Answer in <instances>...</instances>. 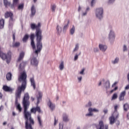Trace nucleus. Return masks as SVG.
<instances>
[{
	"instance_id": "nucleus-51",
	"label": "nucleus",
	"mask_w": 129,
	"mask_h": 129,
	"mask_svg": "<svg viewBox=\"0 0 129 129\" xmlns=\"http://www.w3.org/2000/svg\"><path fill=\"white\" fill-rule=\"evenodd\" d=\"M31 112H32V113H36V108H32L31 110H30Z\"/></svg>"
},
{
	"instance_id": "nucleus-47",
	"label": "nucleus",
	"mask_w": 129,
	"mask_h": 129,
	"mask_svg": "<svg viewBox=\"0 0 129 129\" xmlns=\"http://www.w3.org/2000/svg\"><path fill=\"white\" fill-rule=\"evenodd\" d=\"M92 106V103L91 102H89L86 105V107H91Z\"/></svg>"
},
{
	"instance_id": "nucleus-45",
	"label": "nucleus",
	"mask_w": 129,
	"mask_h": 129,
	"mask_svg": "<svg viewBox=\"0 0 129 129\" xmlns=\"http://www.w3.org/2000/svg\"><path fill=\"white\" fill-rule=\"evenodd\" d=\"M78 57H79V54L76 53L74 56V61H77V60H78Z\"/></svg>"
},
{
	"instance_id": "nucleus-44",
	"label": "nucleus",
	"mask_w": 129,
	"mask_h": 129,
	"mask_svg": "<svg viewBox=\"0 0 129 129\" xmlns=\"http://www.w3.org/2000/svg\"><path fill=\"white\" fill-rule=\"evenodd\" d=\"M117 89H118V87H115L114 89L111 90L110 91V94H111V93H113V92H114V91H116V90H117Z\"/></svg>"
},
{
	"instance_id": "nucleus-30",
	"label": "nucleus",
	"mask_w": 129,
	"mask_h": 129,
	"mask_svg": "<svg viewBox=\"0 0 129 129\" xmlns=\"http://www.w3.org/2000/svg\"><path fill=\"white\" fill-rule=\"evenodd\" d=\"M21 45V43L19 42H13L12 46L14 48H18Z\"/></svg>"
},
{
	"instance_id": "nucleus-33",
	"label": "nucleus",
	"mask_w": 129,
	"mask_h": 129,
	"mask_svg": "<svg viewBox=\"0 0 129 129\" xmlns=\"http://www.w3.org/2000/svg\"><path fill=\"white\" fill-rule=\"evenodd\" d=\"M36 14V9L35 8V6H32L31 8V15L32 16H34Z\"/></svg>"
},
{
	"instance_id": "nucleus-29",
	"label": "nucleus",
	"mask_w": 129,
	"mask_h": 129,
	"mask_svg": "<svg viewBox=\"0 0 129 129\" xmlns=\"http://www.w3.org/2000/svg\"><path fill=\"white\" fill-rule=\"evenodd\" d=\"M5 27V20L4 19L0 20V29H4Z\"/></svg>"
},
{
	"instance_id": "nucleus-61",
	"label": "nucleus",
	"mask_w": 129,
	"mask_h": 129,
	"mask_svg": "<svg viewBox=\"0 0 129 129\" xmlns=\"http://www.w3.org/2000/svg\"><path fill=\"white\" fill-rule=\"evenodd\" d=\"M55 99H56V101L57 100H59V96H56L55 97Z\"/></svg>"
},
{
	"instance_id": "nucleus-59",
	"label": "nucleus",
	"mask_w": 129,
	"mask_h": 129,
	"mask_svg": "<svg viewBox=\"0 0 129 129\" xmlns=\"http://www.w3.org/2000/svg\"><path fill=\"white\" fill-rule=\"evenodd\" d=\"M128 89H129V85H127L126 86V87H125V90H127Z\"/></svg>"
},
{
	"instance_id": "nucleus-37",
	"label": "nucleus",
	"mask_w": 129,
	"mask_h": 129,
	"mask_svg": "<svg viewBox=\"0 0 129 129\" xmlns=\"http://www.w3.org/2000/svg\"><path fill=\"white\" fill-rule=\"evenodd\" d=\"M74 33H75V26H73V27L70 30V34L71 35H74Z\"/></svg>"
},
{
	"instance_id": "nucleus-24",
	"label": "nucleus",
	"mask_w": 129,
	"mask_h": 129,
	"mask_svg": "<svg viewBox=\"0 0 129 129\" xmlns=\"http://www.w3.org/2000/svg\"><path fill=\"white\" fill-rule=\"evenodd\" d=\"M97 129H104V124L103 121H100Z\"/></svg>"
},
{
	"instance_id": "nucleus-34",
	"label": "nucleus",
	"mask_w": 129,
	"mask_h": 129,
	"mask_svg": "<svg viewBox=\"0 0 129 129\" xmlns=\"http://www.w3.org/2000/svg\"><path fill=\"white\" fill-rule=\"evenodd\" d=\"M6 78L7 80H12V74L11 73H9L6 75Z\"/></svg>"
},
{
	"instance_id": "nucleus-19",
	"label": "nucleus",
	"mask_w": 129,
	"mask_h": 129,
	"mask_svg": "<svg viewBox=\"0 0 129 129\" xmlns=\"http://www.w3.org/2000/svg\"><path fill=\"white\" fill-rule=\"evenodd\" d=\"M3 90L4 91H6L7 92H12L14 90V89L8 86H4L3 87Z\"/></svg>"
},
{
	"instance_id": "nucleus-13",
	"label": "nucleus",
	"mask_w": 129,
	"mask_h": 129,
	"mask_svg": "<svg viewBox=\"0 0 129 129\" xmlns=\"http://www.w3.org/2000/svg\"><path fill=\"white\" fill-rule=\"evenodd\" d=\"M125 94H126V91H125V90L122 91L120 93V95L119 96V100L120 101H122L124 100V96H125Z\"/></svg>"
},
{
	"instance_id": "nucleus-17",
	"label": "nucleus",
	"mask_w": 129,
	"mask_h": 129,
	"mask_svg": "<svg viewBox=\"0 0 129 129\" xmlns=\"http://www.w3.org/2000/svg\"><path fill=\"white\" fill-rule=\"evenodd\" d=\"M35 38V34H31L30 36V39H31V45L33 48V49H35L36 48V46L35 45V42L34 41V39Z\"/></svg>"
},
{
	"instance_id": "nucleus-5",
	"label": "nucleus",
	"mask_w": 129,
	"mask_h": 129,
	"mask_svg": "<svg viewBox=\"0 0 129 129\" xmlns=\"http://www.w3.org/2000/svg\"><path fill=\"white\" fill-rule=\"evenodd\" d=\"M12 57V53L11 52H8L7 54L4 53V52L0 51V57L7 63H9L11 62V58Z\"/></svg>"
},
{
	"instance_id": "nucleus-9",
	"label": "nucleus",
	"mask_w": 129,
	"mask_h": 129,
	"mask_svg": "<svg viewBox=\"0 0 129 129\" xmlns=\"http://www.w3.org/2000/svg\"><path fill=\"white\" fill-rule=\"evenodd\" d=\"M118 113H112L111 115L109 117V121L110 124H113L116 119H117V117H118Z\"/></svg>"
},
{
	"instance_id": "nucleus-6",
	"label": "nucleus",
	"mask_w": 129,
	"mask_h": 129,
	"mask_svg": "<svg viewBox=\"0 0 129 129\" xmlns=\"http://www.w3.org/2000/svg\"><path fill=\"white\" fill-rule=\"evenodd\" d=\"M37 50H38L37 46V49L35 51H34L33 53V58L31 60V64L33 65V66H38V62L36 57H38V54H39V53L41 52V50H42V49H40V51L37 53V55H36V53H36V51H37Z\"/></svg>"
},
{
	"instance_id": "nucleus-7",
	"label": "nucleus",
	"mask_w": 129,
	"mask_h": 129,
	"mask_svg": "<svg viewBox=\"0 0 129 129\" xmlns=\"http://www.w3.org/2000/svg\"><path fill=\"white\" fill-rule=\"evenodd\" d=\"M88 110L89 113L85 114V116L87 117L93 116V112H95L96 113H98V112H99V110L97 108H92L90 107Z\"/></svg>"
},
{
	"instance_id": "nucleus-54",
	"label": "nucleus",
	"mask_w": 129,
	"mask_h": 129,
	"mask_svg": "<svg viewBox=\"0 0 129 129\" xmlns=\"http://www.w3.org/2000/svg\"><path fill=\"white\" fill-rule=\"evenodd\" d=\"M63 123H59V128H58V129H63Z\"/></svg>"
},
{
	"instance_id": "nucleus-38",
	"label": "nucleus",
	"mask_w": 129,
	"mask_h": 129,
	"mask_svg": "<svg viewBox=\"0 0 129 129\" xmlns=\"http://www.w3.org/2000/svg\"><path fill=\"white\" fill-rule=\"evenodd\" d=\"M117 94L116 93H115L113 94L112 98H111V100H115V99H117Z\"/></svg>"
},
{
	"instance_id": "nucleus-16",
	"label": "nucleus",
	"mask_w": 129,
	"mask_h": 129,
	"mask_svg": "<svg viewBox=\"0 0 129 129\" xmlns=\"http://www.w3.org/2000/svg\"><path fill=\"white\" fill-rule=\"evenodd\" d=\"M42 96H43V93H42V92H38L37 95L36 96L37 100V104L40 103V101L42 100Z\"/></svg>"
},
{
	"instance_id": "nucleus-18",
	"label": "nucleus",
	"mask_w": 129,
	"mask_h": 129,
	"mask_svg": "<svg viewBox=\"0 0 129 129\" xmlns=\"http://www.w3.org/2000/svg\"><path fill=\"white\" fill-rule=\"evenodd\" d=\"M104 87L106 90H108L110 88V82L109 80L105 81L104 83Z\"/></svg>"
},
{
	"instance_id": "nucleus-1",
	"label": "nucleus",
	"mask_w": 129,
	"mask_h": 129,
	"mask_svg": "<svg viewBox=\"0 0 129 129\" xmlns=\"http://www.w3.org/2000/svg\"><path fill=\"white\" fill-rule=\"evenodd\" d=\"M25 66H26V62H22L20 63L19 68L20 75L19 76L18 80L22 83V85L18 86L17 88V90L16 92V100L21 97L22 91H25V89L27 87V74L24 70Z\"/></svg>"
},
{
	"instance_id": "nucleus-3",
	"label": "nucleus",
	"mask_w": 129,
	"mask_h": 129,
	"mask_svg": "<svg viewBox=\"0 0 129 129\" xmlns=\"http://www.w3.org/2000/svg\"><path fill=\"white\" fill-rule=\"evenodd\" d=\"M24 107V115L26 120L25 122V128L26 129H33L32 124H34V119L32 118V115L31 113L28 111V107L29 106H23Z\"/></svg>"
},
{
	"instance_id": "nucleus-36",
	"label": "nucleus",
	"mask_w": 129,
	"mask_h": 129,
	"mask_svg": "<svg viewBox=\"0 0 129 129\" xmlns=\"http://www.w3.org/2000/svg\"><path fill=\"white\" fill-rule=\"evenodd\" d=\"M4 4L5 7L11 6V2H9L8 0H4Z\"/></svg>"
},
{
	"instance_id": "nucleus-48",
	"label": "nucleus",
	"mask_w": 129,
	"mask_h": 129,
	"mask_svg": "<svg viewBox=\"0 0 129 129\" xmlns=\"http://www.w3.org/2000/svg\"><path fill=\"white\" fill-rule=\"evenodd\" d=\"M93 51L94 53H97V52L99 51V49H98V47H94Z\"/></svg>"
},
{
	"instance_id": "nucleus-35",
	"label": "nucleus",
	"mask_w": 129,
	"mask_h": 129,
	"mask_svg": "<svg viewBox=\"0 0 129 129\" xmlns=\"http://www.w3.org/2000/svg\"><path fill=\"white\" fill-rule=\"evenodd\" d=\"M105 82V80H104V79L100 80L98 84V86H101L102 84H104Z\"/></svg>"
},
{
	"instance_id": "nucleus-63",
	"label": "nucleus",
	"mask_w": 129,
	"mask_h": 129,
	"mask_svg": "<svg viewBox=\"0 0 129 129\" xmlns=\"http://www.w3.org/2000/svg\"><path fill=\"white\" fill-rule=\"evenodd\" d=\"M127 80L129 81V73L127 75Z\"/></svg>"
},
{
	"instance_id": "nucleus-23",
	"label": "nucleus",
	"mask_w": 129,
	"mask_h": 129,
	"mask_svg": "<svg viewBox=\"0 0 129 129\" xmlns=\"http://www.w3.org/2000/svg\"><path fill=\"white\" fill-rule=\"evenodd\" d=\"M62 119L63 121H64L65 122H68L69 121V118H68V115L67 114H63L62 115Z\"/></svg>"
},
{
	"instance_id": "nucleus-20",
	"label": "nucleus",
	"mask_w": 129,
	"mask_h": 129,
	"mask_svg": "<svg viewBox=\"0 0 129 129\" xmlns=\"http://www.w3.org/2000/svg\"><path fill=\"white\" fill-rule=\"evenodd\" d=\"M62 25H61L60 24H57L56 26V33H57L58 35H60V34L62 33Z\"/></svg>"
},
{
	"instance_id": "nucleus-58",
	"label": "nucleus",
	"mask_w": 129,
	"mask_h": 129,
	"mask_svg": "<svg viewBox=\"0 0 129 129\" xmlns=\"http://www.w3.org/2000/svg\"><path fill=\"white\" fill-rule=\"evenodd\" d=\"M58 123V120H56V118L54 119V125H56Z\"/></svg>"
},
{
	"instance_id": "nucleus-64",
	"label": "nucleus",
	"mask_w": 129,
	"mask_h": 129,
	"mask_svg": "<svg viewBox=\"0 0 129 129\" xmlns=\"http://www.w3.org/2000/svg\"><path fill=\"white\" fill-rule=\"evenodd\" d=\"M105 129H108V126L105 125Z\"/></svg>"
},
{
	"instance_id": "nucleus-8",
	"label": "nucleus",
	"mask_w": 129,
	"mask_h": 129,
	"mask_svg": "<svg viewBox=\"0 0 129 129\" xmlns=\"http://www.w3.org/2000/svg\"><path fill=\"white\" fill-rule=\"evenodd\" d=\"M115 40V33L112 30H110L108 35V41L110 44H112Z\"/></svg>"
},
{
	"instance_id": "nucleus-12",
	"label": "nucleus",
	"mask_w": 129,
	"mask_h": 129,
	"mask_svg": "<svg viewBox=\"0 0 129 129\" xmlns=\"http://www.w3.org/2000/svg\"><path fill=\"white\" fill-rule=\"evenodd\" d=\"M98 47L101 52H104L107 50V46L105 44L100 43Z\"/></svg>"
},
{
	"instance_id": "nucleus-27",
	"label": "nucleus",
	"mask_w": 129,
	"mask_h": 129,
	"mask_svg": "<svg viewBox=\"0 0 129 129\" xmlns=\"http://www.w3.org/2000/svg\"><path fill=\"white\" fill-rule=\"evenodd\" d=\"M85 70H86V69L85 68H82L80 71L79 72L78 74L79 75H85Z\"/></svg>"
},
{
	"instance_id": "nucleus-57",
	"label": "nucleus",
	"mask_w": 129,
	"mask_h": 129,
	"mask_svg": "<svg viewBox=\"0 0 129 129\" xmlns=\"http://www.w3.org/2000/svg\"><path fill=\"white\" fill-rule=\"evenodd\" d=\"M117 83H118V82H115L112 85V87H115V85H116V84H117Z\"/></svg>"
},
{
	"instance_id": "nucleus-15",
	"label": "nucleus",
	"mask_w": 129,
	"mask_h": 129,
	"mask_svg": "<svg viewBox=\"0 0 129 129\" xmlns=\"http://www.w3.org/2000/svg\"><path fill=\"white\" fill-rule=\"evenodd\" d=\"M78 12L80 13L81 17H86V16H87V11H83L82 7L80 6L79 7Z\"/></svg>"
},
{
	"instance_id": "nucleus-55",
	"label": "nucleus",
	"mask_w": 129,
	"mask_h": 129,
	"mask_svg": "<svg viewBox=\"0 0 129 129\" xmlns=\"http://www.w3.org/2000/svg\"><path fill=\"white\" fill-rule=\"evenodd\" d=\"M18 3H19V0H13L14 6H16V5H17Z\"/></svg>"
},
{
	"instance_id": "nucleus-22",
	"label": "nucleus",
	"mask_w": 129,
	"mask_h": 129,
	"mask_svg": "<svg viewBox=\"0 0 129 129\" xmlns=\"http://www.w3.org/2000/svg\"><path fill=\"white\" fill-rule=\"evenodd\" d=\"M30 82L31 86H33L34 89H36V83H35V78L32 77L30 78Z\"/></svg>"
},
{
	"instance_id": "nucleus-2",
	"label": "nucleus",
	"mask_w": 129,
	"mask_h": 129,
	"mask_svg": "<svg viewBox=\"0 0 129 129\" xmlns=\"http://www.w3.org/2000/svg\"><path fill=\"white\" fill-rule=\"evenodd\" d=\"M41 27V23H39L38 25H36L35 23H31V28L32 30H35L36 29V40L37 43L36 46H37V50L35 51V53L37 56V54L39 53V52L41 50L42 48L43 47V45L42 44V38L43 37L42 36V30L40 29H39Z\"/></svg>"
},
{
	"instance_id": "nucleus-14",
	"label": "nucleus",
	"mask_w": 129,
	"mask_h": 129,
	"mask_svg": "<svg viewBox=\"0 0 129 129\" xmlns=\"http://www.w3.org/2000/svg\"><path fill=\"white\" fill-rule=\"evenodd\" d=\"M47 105L49 108V109H50V110H51L52 111H53V110H54V109H55V106L54 104V103H53L52 102V101H51V100H49L48 103H47Z\"/></svg>"
},
{
	"instance_id": "nucleus-11",
	"label": "nucleus",
	"mask_w": 129,
	"mask_h": 129,
	"mask_svg": "<svg viewBox=\"0 0 129 129\" xmlns=\"http://www.w3.org/2000/svg\"><path fill=\"white\" fill-rule=\"evenodd\" d=\"M5 18H10V20L9 21V28H12V26H13V24L14 23V19L13 18V13H12L11 12H6L5 13Z\"/></svg>"
},
{
	"instance_id": "nucleus-41",
	"label": "nucleus",
	"mask_w": 129,
	"mask_h": 129,
	"mask_svg": "<svg viewBox=\"0 0 129 129\" xmlns=\"http://www.w3.org/2000/svg\"><path fill=\"white\" fill-rule=\"evenodd\" d=\"M129 106L127 103H126L123 105V109L125 111H127V109H128Z\"/></svg>"
},
{
	"instance_id": "nucleus-4",
	"label": "nucleus",
	"mask_w": 129,
	"mask_h": 129,
	"mask_svg": "<svg viewBox=\"0 0 129 129\" xmlns=\"http://www.w3.org/2000/svg\"><path fill=\"white\" fill-rule=\"evenodd\" d=\"M103 8L98 7L96 8L95 11V15L96 19L98 20H101L103 18Z\"/></svg>"
},
{
	"instance_id": "nucleus-32",
	"label": "nucleus",
	"mask_w": 129,
	"mask_h": 129,
	"mask_svg": "<svg viewBox=\"0 0 129 129\" xmlns=\"http://www.w3.org/2000/svg\"><path fill=\"white\" fill-rule=\"evenodd\" d=\"M37 119L38 121V124H39V126H43V123L42 122V120L41 119V117L40 116H37Z\"/></svg>"
},
{
	"instance_id": "nucleus-21",
	"label": "nucleus",
	"mask_w": 129,
	"mask_h": 129,
	"mask_svg": "<svg viewBox=\"0 0 129 129\" xmlns=\"http://www.w3.org/2000/svg\"><path fill=\"white\" fill-rule=\"evenodd\" d=\"M118 62H119V58L118 57H116L111 61V62L113 65H116V64H118Z\"/></svg>"
},
{
	"instance_id": "nucleus-46",
	"label": "nucleus",
	"mask_w": 129,
	"mask_h": 129,
	"mask_svg": "<svg viewBox=\"0 0 129 129\" xmlns=\"http://www.w3.org/2000/svg\"><path fill=\"white\" fill-rule=\"evenodd\" d=\"M114 2H115V0H108L107 3L108 5H112Z\"/></svg>"
},
{
	"instance_id": "nucleus-43",
	"label": "nucleus",
	"mask_w": 129,
	"mask_h": 129,
	"mask_svg": "<svg viewBox=\"0 0 129 129\" xmlns=\"http://www.w3.org/2000/svg\"><path fill=\"white\" fill-rule=\"evenodd\" d=\"M56 6L55 5H53L51 6V10H52V12H53V13H54L55 11H56Z\"/></svg>"
},
{
	"instance_id": "nucleus-26",
	"label": "nucleus",
	"mask_w": 129,
	"mask_h": 129,
	"mask_svg": "<svg viewBox=\"0 0 129 129\" xmlns=\"http://www.w3.org/2000/svg\"><path fill=\"white\" fill-rule=\"evenodd\" d=\"M24 56H25V52L24 51H22L20 53L19 57L18 59V62H20V61H21V60H22L23 59V58H24Z\"/></svg>"
},
{
	"instance_id": "nucleus-28",
	"label": "nucleus",
	"mask_w": 129,
	"mask_h": 129,
	"mask_svg": "<svg viewBox=\"0 0 129 129\" xmlns=\"http://www.w3.org/2000/svg\"><path fill=\"white\" fill-rule=\"evenodd\" d=\"M79 49V44H76L75 45V46L74 48L73 49L72 52L73 53H74L76 52H77V51H78Z\"/></svg>"
},
{
	"instance_id": "nucleus-40",
	"label": "nucleus",
	"mask_w": 129,
	"mask_h": 129,
	"mask_svg": "<svg viewBox=\"0 0 129 129\" xmlns=\"http://www.w3.org/2000/svg\"><path fill=\"white\" fill-rule=\"evenodd\" d=\"M28 39H29V35L26 34L23 38V42H26L28 41Z\"/></svg>"
},
{
	"instance_id": "nucleus-42",
	"label": "nucleus",
	"mask_w": 129,
	"mask_h": 129,
	"mask_svg": "<svg viewBox=\"0 0 129 129\" xmlns=\"http://www.w3.org/2000/svg\"><path fill=\"white\" fill-rule=\"evenodd\" d=\"M117 108H118V106H117V105H116L114 106V111L112 113H115L116 112L117 113H118V112H117Z\"/></svg>"
},
{
	"instance_id": "nucleus-56",
	"label": "nucleus",
	"mask_w": 129,
	"mask_h": 129,
	"mask_svg": "<svg viewBox=\"0 0 129 129\" xmlns=\"http://www.w3.org/2000/svg\"><path fill=\"white\" fill-rule=\"evenodd\" d=\"M103 112H104V114H106L108 113V109H104L103 110Z\"/></svg>"
},
{
	"instance_id": "nucleus-39",
	"label": "nucleus",
	"mask_w": 129,
	"mask_h": 129,
	"mask_svg": "<svg viewBox=\"0 0 129 129\" xmlns=\"http://www.w3.org/2000/svg\"><path fill=\"white\" fill-rule=\"evenodd\" d=\"M82 78H83L82 76H81L80 75H77V79H78V81L79 83H80L81 82V81H82Z\"/></svg>"
},
{
	"instance_id": "nucleus-49",
	"label": "nucleus",
	"mask_w": 129,
	"mask_h": 129,
	"mask_svg": "<svg viewBox=\"0 0 129 129\" xmlns=\"http://www.w3.org/2000/svg\"><path fill=\"white\" fill-rule=\"evenodd\" d=\"M95 3H96V0H92L91 2V7H93L95 5Z\"/></svg>"
},
{
	"instance_id": "nucleus-52",
	"label": "nucleus",
	"mask_w": 129,
	"mask_h": 129,
	"mask_svg": "<svg viewBox=\"0 0 129 129\" xmlns=\"http://www.w3.org/2000/svg\"><path fill=\"white\" fill-rule=\"evenodd\" d=\"M24 8V5L21 4L18 6V10H23Z\"/></svg>"
},
{
	"instance_id": "nucleus-60",
	"label": "nucleus",
	"mask_w": 129,
	"mask_h": 129,
	"mask_svg": "<svg viewBox=\"0 0 129 129\" xmlns=\"http://www.w3.org/2000/svg\"><path fill=\"white\" fill-rule=\"evenodd\" d=\"M90 8L87 7V8H86V12H87H87H88V11H90Z\"/></svg>"
},
{
	"instance_id": "nucleus-31",
	"label": "nucleus",
	"mask_w": 129,
	"mask_h": 129,
	"mask_svg": "<svg viewBox=\"0 0 129 129\" xmlns=\"http://www.w3.org/2000/svg\"><path fill=\"white\" fill-rule=\"evenodd\" d=\"M58 68H59V70H60V71H62L63 70V69H64V61H61L60 62Z\"/></svg>"
},
{
	"instance_id": "nucleus-25",
	"label": "nucleus",
	"mask_w": 129,
	"mask_h": 129,
	"mask_svg": "<svg viewBox=\"0 0 129 129\" xmlns=\"http://www.w3.org/2000/svg\"><path fill=\"white\" fill-rule=\"evenodd\" d=\"M16 108L17 110H18L19 112H22V106H21V104L16 102Z\"/></svg>"
},
{
	"instance_id": "nucleus-53",
	"label": "nucleus",
	"mask_w": 129,
	"mask_h": 129,
	"mask_svg": "<svg viewBox=\"0 0 129 129\" xmlns=\"http://www.w3.org/2000/svg\"><path fill=\"white\" fill-rule=\"evenodd\" d=\"M35 109H36V111H38V112H41V108H40V107L37 106L35 108Z\"/></svg>"
},
{
	"instance_id": "nucleus-10",
	"label": "nucleus",
	"mask_w": 129,
	"mask_h": 129,
	"mask_svg": "<svg viewBox=\"0 0 129 129\" xmlns=\"http://www.w3.org/2000/svg\"><path fill=\"white\" fill-rule=\"evenodd\" d=\"M30 99V96L29 93H26L24 94V96L23 100V106H30V102L28 101Z\"/></svg>"
},
{
	"instance_id": "nucleus-50",
	"label": "nucleus",
	"mask_w": 129,
	"mask_h": 129,
	"mask_svg": "<svg viewBox=\"0 0 129 129\" xmlns=\"http://www.w3.org/2000/svg\"><path fill=\"white\" fill-rule=\"evenodd\" d=\"M123 52H126V51H127V46H126L125 45L123 46Z\"/></svg>"
},
{
	"instance_id": "nucleus-62",
	"label": "nucleus",
	"mask_w": 129,
	"mask_h": 129,
	"mask_svg": "<svg viewBox=\"0 0 129 129\" xmlns=\"http://www.w3.org/2000/svg\"><path fill=\"white\" fill-rule=\"evenodd\" d=\"M31 100H32V101H34V100H35V98L31 97Z\"/></svg>"
}]
</instances>
